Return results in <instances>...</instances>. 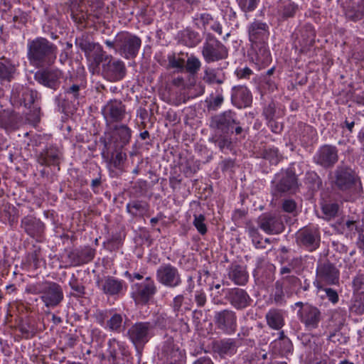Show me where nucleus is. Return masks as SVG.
Listing matches in <instances>:
<instances>
[{"label": "nucleus", "instance_id": "nucleus-1", "mask_svg": "<svg viewBox=\"0 0 364 364\" xmlns=\"http://www.w3.org/2000/svg\"><path fill=\"white\" fill-rule=\"evenodd\" d=\"M331 185L335 189L349 193L348 200L353 201L363 191L360 177L350 166L341 164L329 174Z\"/></svg>", "mask_w": 364, "mask_h": 364}, {"label": "nucleus", "instance_id": "nucleus-2", "mask_svg": "<svg viewBox=\"0 0 364 364\" xmlns=\"http://www.w3.org/2000/svg\"><path fill=\"white\" fill-rule=\"evenodd\" d=\"M27 48V58L31 65L43 68L55 63L58 48L46 38L37 37L28 41Z\"/></svg>", "mask_w": 364, "mask_h": 364}, {"label": "nucleus", "instance_id": "nucleus-3", "mask_svg": "<svg viewBox=\"0 0 364 364\" xmlns=\"http://www.w3.org/2000/svg\"><path fill=\"white\" fill-rule=\"evenodd\" d=\"M26 291L32 294H41V299L48 308L58 306L64 298L61 286L50 281H43L29 284L26 287Z\"/></svg>", "mask_w": 364, "mask_h": 364}, {"label": "nucleus", "instance_id": "nucleus-4", "mask_svg": "<svg viewBox=\"0 0 364 364\" xmlns=\"http://www.w3.org/2000/svg\"><path fill=\"white\" fill-rule=\"evenodd\" d=\"M340 272L329 261L319 262L316 267L314 285L317 289H323L325 285H338Z\"/></svg>", "mask_w": 364, "mask_h": 364}, {"label": "nucleus", "instance_id": "nucleus-5", "mask_svg": "<svg viewBox=\"0 0 364 364\" xmlns=\"http://www.w3.org/2000/svg\"><path fill=\"white\" fill-rule=\"evenodd\" d=\"M155 325L149 321L134 323L127 331V336L136 348H142L154 336Z\"/></svg>", "mask_w": 364, "mask_h": 364}, {"label": "nucleus", "instance_id": "nucleus-6", "mask_svg": "<svg viewBox=\"0 0 364 364\" xmlns=\"http://www.w3.org/2000/svg\"><path fill=\"white\" fill-rule=\"evenodd\" d=\"M141 45L140 38L128 32H120L117 35V52L126 59L134 58Z\"/></svg>", "mask_w": 364, "mask_h": 364}, {"label": "nucleus", "instance_id": "nucleus-7", "mask_svg": "<svg viewBox=\"0 0 364 364\" xmlns=\"http://www.w3.org/2000/svg\"><path fill=\"white\" fill-rule=\"evenodd\" d=\"M156 277L159 283L168 288H176L182 284L178 269L170 263L160 265L156 270Z\"/></svg>", "mask_w": 364, "mask_h": 364}, {"label": "nucleus", "instance_id": "nucleus-8", "mask_svg": "<svg viewBox=\"0 0 364 364\" xmlns=\"http://www.w3.org/2000/svg\"><path fill=\"white\" fill-rule=\"evenodd\" d=\"M213 321L215 327L225 334L231 335L237 331V316L231 309H226L215 312Z\"/></svg>", "mask_w": 364, "mask_h": 364}, {"label": "nucleus", "instance_id": "nucleus-9", "mask_svg": "<svg viewBox=\"0 0 364 364\" xmlns=\"http://www.w3.org/2000/svg\"><path fill=\"white\" fill-rule=\"evenodd\" d=\"M338 160V149L331 144L321 146L313 158L314 162L324 169L332 168Z\"/></svg>", "mask_w": 364, "mask_h": 364}, {"label": "nucleus", "instance_id": "nucleus-10", "mask_svg": "<svg viewBox=\"0 0 364 364\" xmlns=\"http://www.w3.org/2000/svg\"><path fill=\"white\" fill-rule=\"evenodd\" d=\"M202 55L205 62L210 63L226 59L228 56V50L215 38H209L203 46Z\"/></svg>", "mask_w": 364, "mask_h": 364}, {"label": "nucleus", "instance_id": "nucleus-11", "mask_svg": "<svg viewBox=\"0 0 364 364\" xmlns=\"http://www.w3.org/2000/svg\"><path fill=\"white\" fill-rule=\"evenodd\" d=\"M258 227L269 235H278L284 230L285 226L280 216L275 213H264L257 218Z\"/></svg>", "mask_w": 364, "mask_h": 364}, {"label": "nucleus", "instance_id": "nucleus-12", "mask_svg": "<svg viewBox=\"0 0 364 364\" xmlns=\"http://www.w3.org/2000/svg\"><path fill=\"white\" fill-rule=\"evenodd\" d=\"M320 232L316 227H304L296 233V242L309 251L316 250L320 245Z\"/></svg>", "mask_w": 364, "mask_h": 364}, {"label": "nucleus", "instance_id": "nucleus-13", "mask_svg": "<svg viewBox=\"0 0 364 364\" xmlns=\"http://www.w3.org/2000/svg\"><path fill=\"white\" fill-rule=\"evenodd\" d=\"M107 62L102 65V75L109 82H117L122 80L127 73L124 63L118 59H114L112 55Z\"/></svg>", "mask_w": 364, "mask_h": 364}, {"label": "nucleus", "instance_id": "nucleus-14", "mask_svg": "<svg viewBox=\"0 0 364 364\" xmlns=\"http://www.w3.org/2000/svg\"><path fill=\"white\" fill-rule=\"evenodd\" d=\"M102 113L107 125L119 122L125 117V105L122 104L121 100H110L102 107Z\"/></svg>", "mask_w": 364, "mask_h": 364}, {"label": "nucleus", "instance_id": "nucleus-15", "mask_svg": "<svg viewBox=\"0 0 364 364\" xmlns=\"http://www.w3.org/2000/svg\"><path fill=\"white\" fill-rule=\"evenodd\" d=\"M225 299L237 310L246 309L251 305L252 301L245 289L237 287L227 289Z\"/></svg>", "mask_w": 364, "mask_h": 364}, {"label": "nucleus", "instance_id": "nucleus-16", "mask_svg": "<svg viewBox=\"0 0 364 364\" xmlns=\"http://www.w3.org/2000/svg\"><path fill=\"white\" fill-rule=\"evenodd\" d=\"M299 319L308 329L318 328L322 319L321 311L314 306L306 304L305 306L298 312Z\"/></svg>", "mask_w": 364, "mask_h": 364}, {"label": "nucleus", "instance_id": "nucleus-17", "mask_svg": "<svg viewBox=\"0 0 364 364\" xmlns=\"http://www.w3.org/2000/svg\"><path fill=\"white\" fill-rule=\"evenodd\" d=\"M62 75V71L59 69L46 68L37 71L35 79L40 84L55 90L60 86Z\"/></svg>", "mask_w": 364, "mask_h": 364}, {"label": "nucleus", "instance_id": "nucleus-18", "mask_svg": "<svg viewBox=\"0 0 364 364\" xmlns=\"http://www.w3.org/2000/svg\"><path fill=\"white\" fill-rule=\"evenodd\" d=\"M248 38L251 44L267 41L269 27L267 23L255 19L247 26Z\"/></svg>", "mask_w": 364, "mask_h": 364}, {"label": "nucleus", "instance_id": "nucleus-19", "mask_svg": "<svg viewBox=\"0 0 364 364\" xmlns=\"http://www.w3.org/2000/svg\"><path fill=\"white\" fill-rule=\"evenodd\" d=\"M295 46L299 47L300 50L304 52L314 45L316 32L311 25L305 24L295 33Z\"/></svg>", "mask_w": 364, "mask_h": 364}, {"label": "nucleus", "instance_id": "nucleus-20", "mask_svg": "<svg viewBox=\"0 0 364 364\" xmlns=\"http://www.w3.org/2000/svg\"><path fill=\"white\" fill-rule=\"evenodd\" d=\"M156 291L157 287L154 281L150 277H148L138 286L136 291L134 293V298L136 303L146 304Z\"/></svg>", "mask_w": 364, "mask_h": 364}, {"label": "nucleus", "instance_id": "nucleus-21", "mask_svg": "<svg viewBox=\"0 0 364 364\" xmlns=\"http://www.w3.org/2000/svg\"><path fill=\"white\" fill-rule=\"evenodd\" d=\"M95 255V250L86 246L81 249H75L67 255L70 266L77 267L91 262Z\"/></svg>", "mask_w": 364, "mask_h": 364}, {"label": "nucleus", "instance_id": "nucleus-22", "mask_svg": "<svg viewBox=\"0 0 364 364\" xmlns=\"http://www.w3.org/2000/svg\"><path fill=\"white\" fill-rule=\"evenodd\" d=\"M21 227L29 236L37 241H41L45 230V225L40 219L31 215L26 216L21 220Z\"/></svg>", "mask_w": 364, "mask_h": 364}, {"label": "nucleus", "instance_id": "nucleus-23", "mask_svg": "<svg viewBox=\"0 0 364 364\" xmlns=\"http://www.w3.org/2000/svg\"><path fill=\"white\" fill-rule=\"evenodd\" d=\"M235 114L230 110L215 115L211 118L210 127L227 133L233 124H239L235 119Z\"/></svg>", "mask_w": 364, "mask_h": 364}, {"label": "nucleus", "instance_id": "nucleus-24", "mask_svg": "<svg viewBox=\"0 0 364 364\" xmlns=\"http://www.w3.org/2000/svg\"><path fill=\"white\" fill-rule=\"evenodd\" d=\"M300 11L299 4L291 0H280L278 2L277 14L279 21H285L293 18Z\"/></svg>", "mask_w": 364, "mask_h": 364}, {"label": "nucleus", "instance_id": "nucleus-25", "mask_svg": "<svg viewBox=\"0 0 364 364\" xmlns=\"http://www.w3.org/2000/svg\"><path fill=\"white\" fill-rule=\"evenodd\" d=\"M251 47L252 50V58L256 64L264 67L271 62V54L267 41L251 44Z\"/></svg>", "mask_w": 364, "mask_h": 364}, {"label": "nucleus", "instance_id": "nucleus-26", "mask_svg": "<svg viewBox=\"0 0 364 364\" xmlns=\"http://www.w3.org/2000/svg\"><path fill=\"white\" fill-rule=\"evenodd\" d=\"M60 152L54 147L50 146L43 149L37 156V161L41 166H58L60 164Z\"/></svg>", "mask_w": 364, "mask_h": 364}, {"label": "nucleus", "instance_id": "nucleus-27", "mask_svg": "<svg viewBox=\"0 0 364 364\" xmlns=\"http://www.w3.org/2000/svg\"><path fill=\"white\" fill-rule=\"evenodd\" d=\"M299 185L297 177L291 170H287L284 176L277 184L276 188L280 193H295L298 189Z\"/></svg>", "mask_w": 364, "mask_h": 364}, {"label": "nucleus", "instance_id": "nucleus-28", "mask_svg": "<svg viewBox=\"0 0 364 364\" xmlns=\"http://www.w3.org/2000/svg\"><path fill=\"white\" fill-rule=\"evenodd\" d=\"M131 136L132 131L127 125L115 126L112 136L115 149H122L126 146L129 142Z\"/></svg>", "mask_w": 364, "mask_h": 364}, {"label": "nucleus", "instance_id": "nucleus-29", "mask_svg": "<svg viewBox=\"0 0 364 364\" xmlns=\"http://www.w3.org/2000/svg\"><path fill=\"white\" fill-rule=\"evenodd\" d=\"M226 79L225 74L220 68L205 67L202 77L203 81L209 85H222Z\"/></svg>", "mask_w": 364, "mask_h": 364}, {"label": "nucleus", "instance_id": "nucleus-30", "mask_svg": "<svg viewBox=\"0 0 364 364\" xmlns=\"http://www.w3.org/2000/svg\"><path fill=\"white\" fill-rule=\"evenodd\" d=\"M232 102L239 107H248L252 102V95L245 86H236L232 89Z\"/></svg>", "mask_w": 364, "mask_h": 364}, {"label": "nucleus", "instance_id": "nucleus-31", "mask_svg": "<svg viewBox=\"0 0 364 364\" xmlns=\"http://www.w3.org/2000/svg\"><path fill=\"white\" fill-rule=\"evenodd\" d=\"M12 95L21 100L26 107L31 108L38 97V92L28 87L18 86L13 90Z\"/></svg>", "mask_w": 364, "mask_h": 364}, {"label": "nucleus", "instance_id": "nucleus-32", "mask_svg": "<svg viewBox=\"0 0 364 364\" xmlns=\"http://www.w3.org/2000/svg\"><path fill=\"white\" fill-rule=\"evenodd\" d=\"M97 284L105 294L110 296L119 294L123 289V282L112 277L98 281Z\"/></svg>", "mask_w": 364, "mask_h": 364}, {"label": "nucleus", "instance_id": "nucleus-33", "mask_svg": "<svg viewBox=\"0 0 364 364\" xmlns=\"http://www.w3.org/2000/svg\"><path fill=\"white\" fill-rule=\"evenodd\" d=\"M229 279L238 286H244L248 282L249 275L245 267L232 264L228 272Z\"/></svg>", "mask_w": 364, "mask_h": 364}, {"label": "nucleus", "instance_id": "nucleus-34", "mask_svg": "<svg viewBox=\"0 0 364 364\" xmlns=\"http://www.w3.org/2000/svg\"><path fill=\"white\" fill-rule=\"evenodd\" d=\"M267 325L275 330L281 329L284 325V318L282 310L272 309L265 316Z\"/></svg>", "mask_w": 364, "mask_h": 364}, {"label": "nucleus", "instance_id": "nucleus-35", "mask_svg": "<svg viewBox=\"0 0 364 364\" xmlns=\"http://www.w3.org/2000/svg\"><path fill=\"white\" fill-rule=\"evenodd\" d=\"M16 67L11 61L6 58L0 60V83L10 82L16 73Z\"/></svg>", "mask_w": 364, "mask_h": 364}, {"label": "nucleus", "instance_id": "nucleus-36", "mask_svg": "<svg viewBox=\"0 0 364 364\" xmlns=\"http://www.w3.org/2000/svg\"><path fill=\"white\" fill-rule=\"evenodd\" d=\"M216 352L221 356L232 355L236 352V341L232 338H225L214 343L213 346Z\"/></svg>", "mask_w": 364, "mask_h": 364}, {"label": "nucleus", "instance_id": "nucleus-37", "mask_svg": "<svg viewBox=\"0 0 364 364\" xmlns=\"http://www.w3.org/2000/svg\"><path fill=\"white\" fill-rule=\"evenodd\" d=\"M345 14L346 16L353 21H357L364 17V8L354 2L346 3Z\"/></svg>", "mask_w": 364, "mask_h": 364}, {"label": "nucleus", "instance_id": "nucleus-38", "mask_svg": "<svg viewBox=\"0 0 364 364\" xmlns=\"http://www.w3.org/2000/svg\"><path fill=\"white\" fill-rule=\"evenodd\" d=\"M149 204L142 200H133L127 205V210L134 217L143 216L149 210Z\"/></svg>", "mask_w": 364, "mask_h": 364}, {"label": "nucleus", "instance_id": "nucleus-39", "mask_svg": "<svg viewBox=\"0 0 364 364\" xmlns=\"http://www.w3.org/2000/svg\"><path fill=\"white\" fill-rule=\"evenodd\" d=\"M260 156L273 165L277 164L281 159V156L276 148H264L260 153Z\"/></svg>", "mask_w": 364, "mask_h": 364}, {"label": "nucleus", "instance_id": "nucleus-40", "mask_svg": "<svg viewBox=\"0 0 364 364\" xmlns=\"http://www.w3.org/2000/svg\"><path fill=\"white\" fill-rule=\"evenodd\" d=\"M80 2H72L71 6H70V11H71V17L73 19V21L78 23V24H82L86 21V15L84 14L82 9H80Z\"/></svg>", "mask_w": 364, "mask_h": 364}, {"label": "nucleus", "instance_id": "nucleus-41", "mask_svg": "<svg viewBox=\"0 0 364 364\" xmlns=\"http://www.w3.org/2000/svg\"><path fill=\"white\" fill-rule=\"evenodd\" d=\"M109 55L105 54L102 47L99 45L97 48L89 55L88 60H92L96 66H98L104 60L107 61Z\"/></svg>", "mask_w": 364, "mask_h": 364}, {"label": "nucleus", "instance_id": "nucleus-42", "mask_svg": "<svg viewBox=\"0 0 364 364\" xmlns=\"http://www.w3.org/2000/svg\"><path fill=\"white\" fill-rule=\"evenodd\" d=\"M76 45L85 52V56L87 58L100 44L97 43L90 42L85 38H79L76 40Z\"/></svg>", "mask_w": 364, "mask_h": 364}, {"label": "nucleus", "instance_id": "nucleus-43", "mask_svg": "<svg viewBox=\"0 0 364 364\" xmlns=\"http://www.w3.org/2000/svg\"><path fill=\"white\" fill-rule=\"evenodd\" d=\"M201 63L198 58L191 55L188 58L186 63L185 62L186 70L191 75H196L200 70Z\"/></svg>", "mask_w": 364, "mask_h": 364}, {"label": "nucleus", "instance_id": "nucleus-44", "mask_svg": "<svg viewBox=\"0 0 364 364\" xmlns=\"http://www.w3.org/2000/svg\"><path fill=\"white\" fill-rule=\"evenodd\" d=\"M210 141L215 143L223 151L225 148H229L232 144L231 139L225 135L215 134L210 139Z\"/></svg>", "mask_w": 364, "mask_h": 364}, {"label": "nucleus", "instance_id": "nucleus-45", "mask_svg": "<svg viewBox=\"0 0 364 364\" xmlns=\"http://www.w3.org/2000/svg\"><path fill=\"white\" fill-rule=\"evenodd\" d=\"M122 321V316L119 314H114L110 319L107 321V325L110 331L119 332Z\"/></svg>", "mask_w": 364, "mask_h": 364}, {"label": "nucleus", "instance_id": "nucleus-46", "mask_svg": "<svg viewBox=\"0 0 364 364\" xmlns=\"http://www.w3.org/2000/svg\"><path fill=\"white\" fill-rule=\"evenodd\" d=\"M238 5L240 9L245 13H250L254 11L260 0H237Z\"/></svg>", "mask_w": 364, "mask_h": 364}, {"label": "nucleus", "instance_id": "nucleus-47", "mask_svg": "<svg viewBox=\"0 0 364 364\" xmlns=\"http://www.w3.org/2000/svg\"><path fill=\"white\" fill-rule=\"evenodd\" d=\"M69 286L75 291V296H83L85 294V287L79 282L78 279L73 274L70 282Z\"/></svg>", "mask_w": 364, "mask_h": 364}, {"label": "nucleus", "instance_id": "nucleus-48", "mask_svg": "<svg viewBox=\"0 0 364 364\" xmlns=\"http://www.w3.org/2000/svg\"><path fill=\"white\" fill-rule=\"evenodd\" d=\"M248 232L252 238V242L257 248L266 247L265 245H263L262 238L257 228L255 226H250L248 228Z\"/></svg>", "mask_w": 364, "mask_h": 364}, {"label": "nucleus", "instance_id": "nucleus-49", "mask_svg": "<svg viewBox=\"0 0 364 364\" xmlns=\"http://www.w3.org/2000/svg\"><path fill=\"white\" fill-rule=\"evenodd\" d=\"M194 220L193 222V225L197 229L198 232L202 235L207 232V226L205 223V218L203 214L194 215Z\"/></svg>", "mask_w": 364, "mask_h": 364}, {"label": "nucleus", "instance_id": "nucleus-50", "mask_svg": "<svg viewBox=\"0 0 364 364\" xmlns=\"http://www.w3.org/2000/svg\"><path fill=\"white\" fill-rule=\"evenodd\" d=\"M322 212L326 215V218H331L336 215L338 210L337 203H326L322 205Z\"/></svg>", "mask_w": 364, "mask_h": 364}, {"label": "nucleus", "instance_id": "nucleus-51", "mask_svg": "<svg viewBox=\"0 0 364 364\" xmlns=\"http://www.w3.org/2000/svg\"><path fill=\"white\" fill-rule=\"evenodd\" d=\"M353 291L364 294V274H357L352 282Z\"/></svg>", "mask_w": 364, "mask_h": 364}, {"label": "nucleus", "instance_id": "nucleus-52", "mask_svg": "<svg viewBox=\"0 0 364 364\" xmlns=\"http://www.w3.org/2000/svg\"><path fill=\"white\" fill-rule=\"evenodd\" d=\"M105 13V9L103 3L98 1L92 5L90 16L96 19H101L104 16Z\"/></svg>", "mask_w": 364, "mask_h": 364}, {"label": "nucleus", "instance_id": "nucleus-53", "mask_svg": "<svg viewBox=\"0 0 364 364\" xmlns=\"http://www.w3.org/2000/svg\"><path fill=\"white\" fill-rule=\"evenodd\" d=\"M168 65L172 68H177L183 70L185 67V60L181 58H176L173 53L168 56Z\"/></svg>", "mask_w": 364, "mask_h": 364}, {"label": "nucleus", "instance_id": "nucleus-54", "mask_svg": "<svg viewBox=\"0 0 364 364\" xmlns=\"http://www.w3.org/2000/svg\"><path fill=\"white\" fill-rule=\"evenodd\" d=\"M351 309L357 314H364V294H359L355 298Z\"/></svg>", "mask_w": 364, "mask_h": 364}, {"label": "nucleus", "instance_id": "nucleus-55", "mask_svg": "<svg viewBox=\"0 0 364 364\" xmlns=\"http://www.w3.org/2000/svg\"><path fill=\"white\" fill-rule=\"evenodd\" d=\"M275 113H276V105H275L274 102H270L267 107H265L264 109V111H263V114H264L265 119L268 122H272V120L274 119V118L275 116Z\"/></svg>", "mask_w": 364, "mask_h": 364}, {"label": "nucleus", "instance_id": "nucleus-56", "mask_svg": "<svg viewBox=\"0 0 364 364\" xmlns=\"http://www.w3.org/2000/svg\"><path fill=\"white\" fill-rule=\"evenodd\" d=\"M274 300L276 304H282L284 300V293L283 291L282 284L279 282L275 283V292L274 294Z\"/></svg>", "mask_w": 364, "mask_h": 364}, {"label": "nucleus", "instance_id": "nucleus-57", "mask_svg": "<svg viewBox=\"0 0 364 364\" xmlns=\"http://www.w3.org/2000/svg\"><path fill=\"white\" fill-rule=\"evenodd\" d=\"M185 297L183 294H178L173 297L171 306L174 313L178 314L182 307Z\"/></svg>", "mask_w": 364, "mask_h": 364}, {"label": "nucleus", "instance_id": "nucleus-58", "mask_svg": "<svg viewBox=\"0 0 364 364\" xmlns=\"http://www.w3.org/2000/svg\"><path fill=\"white\" fill-rule=\"evenodd\" d=\"M125 159L126 154H123L119 151L117 152L114 156L112 157L110 159V164L114 168H119Z\"/></svg>", "mask_w": 364, "mask_h": 364}, {"label": "nucleus", "instance_id": "nucleus-59", "mask_svg": "<svg viewBox=\"0 0 364 364\" xmlns=\"http://www.w3.org/2000/svg\"><path fill=\"white\" fill-rule=\"evenodd\" d=\"M322 290L325 291L326 296L329 301L333 304L338 303L339 296L338 292L335 289L332 288L324 287V286H323Z\"/></svg>", "mask_w": 364, "mask_h": 364}, {"label": "nucleus", "instance_id": "nucleus-60", "mask_svg": "<svg viewBox=\"0 0 364 364\" xmlns=\"http://www.w3.org/2000/svg\"><path fill=\"white\" fill-rule=\"evenodd\" d=\"M282 209L284 211L293 213L296 210V203L294 200H284L282 203Z\"/></svg>", "mask_w": 364, "mask_h": 364}, {"label": "nucleus", "instance_id": "nucleus-61", "mask_svg": "<svg viewBox=\"0 0 364 364\" xmlns=\"http://www.w3.org/2000/svg\"><path fill=\"white\" fill-rule=\"evenodd\" d=\"M80 86L73 84L65 90V94L70 95L73 100H77L80 97Z\"/></svg>", "mask_w": 364, "mask_h": 364}, {"label": "nucleus", "instance_id": "nucleus-62", "mask_svg": "<svg viewBox=\"0 0 364 364\" xmlns=\"http://www.w3.org/2000/svg\"><path fill=\"white\" fill-rule=\"evenodd\" d=\"M195 301L199 307L205 306L206 303L205 294L202 291H198L195 294Z\"/></svg>", "mask_w": 364, "mask_h": 364}, {"label": "nucleus", "instance_id": "nucleus-63", "mask_svg": "<svg viewBox=\"0 0 364 364\" xmlns=\"http://www.w3.org/2000/svg\"><path fill=\"white\" fill-rule=\"evenodd\" d=\"M359 221L355 220H348L345 223V225L348 229L349 231L355 230L358 232H360V228L358 227Z\"/></svg>", "mask_w": 364, "mask_h": 364}, {"label": "nucleus", "instance_id": "nucleus-64", "mask_svg": "<svg viewBox=\"0 0 364 364\" xmlns=\"http://www.w3.org/2000/svg\"><path fill=\"white\" fill-rule=\"evenodd\" d=\"M252 73V70L249 68H245L237 70V75L240 78H247Z\"/></svg>", "mask_w": 364, "mask_h": 364}]
</instances>
